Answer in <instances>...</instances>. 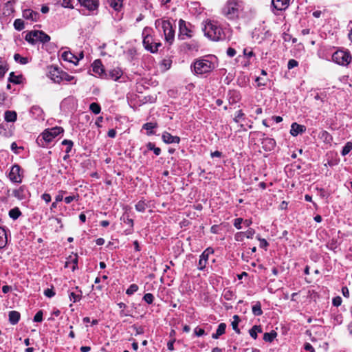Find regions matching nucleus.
Wrapping results in <instances>:
<instances>
[{
  "mask_svg": "<svg viewBox=\"0 0 352 352\" xmlns=\"http://www.w3.org/2000/svg\"><path fill=\"white\" fill-rule=\"evenodd\" d=\"M143 45L145 49L151 52V53H155L157 52L156 48H153V38L151 36L148 34L144 36Z\"/></svg>",
  "mask_w": 352,
  "mask_h": 352,
  "instance_id": "obj_13",
  "label": "nucleus"
},
{
  "mask_svg": "<svg viewBox=\"0 0 352 352\" xmlns=\"http://www.w3.org/2000/svg\"><path fill=\"white\" fill-rule=\"evenodd\" d=\"M146 207V204L143 201H138L135 205V209L139 212H144Z\"/></svg>",
  "mask_w": 352,
  "mask_h": 352,
  "instance_id": "obj_40",
  "label": "nucleus"
},
{
  "mask_svg": "<svg viewBox=\"0 0 352 352\" xmlns=\"http://www.w3.org/2000/svg\"><path fill=\"white\" fill-rule=\"evenodd\" d=\"M342 292L344 297H346V298L349 297V291L346 287H343L342 288Z\"/></svg>",
  "mask_w": 352,
  "mask_h": 352,
  "instance_id": "obj_64",
  "label": "nucleus"
},
{
  "mask_svg": "<svg viewBox=\"0 0 352 352\" xmlns=\"http://www.w3.org/2000/svg\"><path fill=\"white\" fill-rule=\"evenodd\" d=\"M62 73L63 70L60 69L58 67L50 66L48 68V76L56 83L61 82Z\"/></svg>",
  "mask_w": 352,
  "mask_h": 352,
  "instance_id": "obj_10",
  "label": "nucleus"
},
{
  "mask_svg": "<svg viewBox=\"0 0 352 352\" xmlns=\"http://www.w3.org/2000/svg\"><path fill=\"white\" fill-rule=\"evenodd\" d=\"M9 322L12 324H16L20 320V314L16 311H11L8 314Z\"/></svg>",
  "mask_w": 352,
  "mask_h": 352,
  "instance_id": "obj_21",
  "label": "nucleus"
},
{
  "mask_svg": "<svg viewBox=\"0 0 352 352\" xmlns=\"http://www.w3.org/2000/svg\"><path fill=\"white\" fill-rule=\"evenodd\" d=\"M333 305L336 307H338L342 303V298L340 296H337L333 298Z\"/></svg>",
  "mask_w": 352,
  "mask_h": 352,
  "instance_id": "obj_53",
  "label": "nucleus"
},
{
  "mask_svg": "<svg viewBox=\"0 0 352 352\" xmlns=\"http://www.w3.org/2000/svg\"><path fill=\"white\" fill-rule=\"evenodd\" d=\"M227 54L230 57H233L236 54V50L234 48L229 47L227 50Z\"/></svg>",
  "mask_w": 352,
  "mask_h": 352,
  "instance_id": "obj_61",
  "label": "nucleus"
},
{
  "mask_svg": "<svg viewBox=\"0 0 352 352\" xmlns=\"http://www.w3.org/2000/svg\"><path fill=\"white\" fill-rule=\"evenodd\" d=\"M61 57H62V58L64 60L68 61L69 63H74L76 65L78 64V63L79 61L78 57H77L76 56L74 55L69 51H65V52H63L62 53Z\"/></svg>",
  "mask_w": 352,
  "mask_h": 352,
  "instance_id": "obj_18",
  "label": "nucleus"
},
{
  "mask_svg": "<svg viewBox=\"0 0 352 352\" xmlns=\"http://www.w3.org/2000/svg\"><path fill=\"white\" fill-rule=\"evenodd\" d=\"M204 32L205 36L214 41H222L226 38V34L217 22L209 21L206 23Z\"/></svg>",
  "mask_w": 352,
  "mask_h": 352,
  "instance_id": "obj_1",
  "label": "nucleus"
},
{
  "mask_svg": "<svg viewBox=\"0 0 352 352\" xmlns=\"http://www.w3.org/2000/svg\"><path fill=\"white\" fill-rule=\"evenodd\" d=\"M262 144H263V147H265L268 150H272L276 146V142L274 139L272 138H265L263 140Z\"/></svg>",
  "mask_w": 352,
  "mask_h": 352,
  "instance_id": "obj_24",
  "label": "nucleus"
},
{
  "mask_svg": "<svg viewBox=\"0 0 352 352\" xmlns=\"http://www.w3.org/2000/svg\"><path fill=\"white\" fill-rule=\"evenodd\" d=\"M138 286L136 284H131L126 291V294L129 296L133 295L138 290Z\"/></svg>",
  "mask_w": 352,
  "mask_h": 352,
  "instance_id": "obj_41",
  "label": "nucleus"
},
{
  "mask_svg": "<svg viewBox=\"0 0 352 352\" xmlns=\"http://www.w3.org/2000/svg\"><path fill=\"white\" fill-rule=\"evenodd\" d=\"M244 119H245V115L243 113L242 110H238L235 113V116L234 118V121L236 123H240L241 121Z\"/></svg>",
  "mask_w": 352,
  "mask_h": 352,
  "instance_id": "obj_35",
  "label": "nucleus"
},
{
  "mask_svg": "<svg viewBox=\"0 0 352 352\" xmlns=\"http://www.w3.org/2000/svg\"><path fill=\"white\" fill-rule=\"evenodd\" d=\"M107 1L115 10H119L122 6L123 0H107Z\"/></svg>",
  "mask_w": 352,
  "mask_h": 352,
  "instance_id": "obj_27",
  "label": "nucleus"
},
{
  "mask_svg": "<svg viewBox=\"0 0 352 352\" xmlns=\"http://www.w3.org/2000/svg\"><path fill=\"white\" fill-rule=\"evenodd\" d=\"M89 109L94 113V114H98L100 113L101 111L100 106L96 102H92L89 105Z\"/></svg>",
  "mask_w": 352,
  "mask_h": 352,
  "instance_id": "obj_38",
  "label": "nucleus"
},
{
  "mask_svg": "<svg viewBox=\"0 0 352 352\" xmlns=\"http://www.w3.org/2000/svg\"><path fill=\"white\" fill-rule=\"evenodd\" d=\"M31 112L39 115L42 112V109L39 107L34 106L32 107Z\"/></svg>",
  "mask_w": 352,
  "mask_h": 352,
  "instance_id": "obj_59",
  "label": "nucleus"
},
{
  "mask_svg": "<svg viewBox=\"0 0 352 352\" xmlns=\"http://www.w3.org/2000/svg\"><path fill=\"white\" fill-rule=\"evenodd\" d=\"M351 60V55L347 51L337 50L332 54V60L342 66H347L350 64Z\"/></svg>",
  "mask_w": 352,
  "mask_h": 352,
  "instance_id": "obj_6",
  "label": "nucleus"
},
{
  "mask_svg": "<svg viewBox=\"0 0 352 352\" xmlns=\"http://www.w3.org/2000/svg\"><path fill=\"white\" fill-rule=\"evenodd\" d=\"M155 25L162 30L165 41L171 45L175 38V30L170 22L168 20L157 19Z\"/></svg>",
  "mask_w": 352,
  "mask_h": 352,
  "instance_id": "obj_2",
  "label": "nucleus"
},
{
  "mask_svg": "<svg viewBox=\"0 0 352 352\" xmlns=\"http://www.w3.org/2000/svg\"><path fill=\"white\" fill-rule=\"evenodd\" d=\"M245 237V235L244 232H239L234 234V239L236 241H243Z\"/></svg>",
  "mask_w": 352,
  "mask_h": 352,
  "instance_id": "obj_47",
  "label": "nucleus"
},
{
  "mask_svg": "<svg viewBox=\"0 0 352 352\" xmlns=\"http://www.w3.org/2000/svg\"><path fill=\"white\" fill-rule=\"evenodd\" d=\"M62 144L63 145H67V147L66 148V153H69L72 150V148L73 146V142L71 140H64L63 142H62Z\"/></svg>",
  "mask_w": 352,
  "mask_h": 352,
  "instance_id": "obj_45",
  "label": "nucleus"
},
{
  "mask_svg": "<svg viewBox=\"0 0 352 352\" xmlns=\"http://www.w3.org/2000/svg\"><path fill=\"white\" fill-rule=\"evenodd\" d=\"M62 6L64 8H73L74 6L71 3V0H63Z\"/></svg>",
  "mask_w": 352,
  "mask_h": 352,
  "instance_id": "obj_56",
  "label": "nucleus"
},
{
  "mask_svg": "<svg viewBox=\"0 0 352 352\" xmlns=\"http://www.w3.org/2000/svg\"><path fill=\"white\" fill-rule=\"evenodd\" d=\"M23 17L31 21H37L39 18V14L31 9H25L23 11Z\"/></svg>",
  "mask_w": 352,
  "mask_h": 352,
  "instance_id": "obj_14",
  "label": "nucleus"
},
{
  "mask_svg": "<svg viewBox=\"0 0 352 352\" xmlns=\"http://www.w3.org/2000/svg\"><path fill=\"white\" fill-rule=\"evenodd\" d=\"M143 299L148 304H151L153 302L154 296L152 294L147 293L144 296Z\"/></svg>",
  "mask_w": 352,
  "mask_h": 352,
  "instance_id": "obj_44",
  "label": "nucleus"
},
{
  "mask_svg": "<svg viewBox=\"0 0 352 352\" xmlns=\"http://www.w3.org/2000/svg\"><path fill=\"white\" fill-rule=\"evenodd\" d=\"M213 253V250L212 248H207L206 250L203 252V253L201 254L199 261V265L198 269L200 270H203L206 265L208 256L210 254Z\"/></svg>",
  "mask_w": 352,
  "mask_h": 352,
  "instance_id": "obj_12",
  "label": "nucleus"
},
{
  "mask_svg": "<svg viewBox=\"0 0 352 352\" xmlns=\"http://www.w3.org/2000/svg\"><path fill=\"white\" fill-rule=\"evenodd\" d=\"M226 324L225 323H220L214 333L212 335L213 339H217L219 336L225 333Z\"/></svg>",
  "mask_w": 352,
  "mask_h": 352,
  "instance_id": "obj_22",
  "label": "nucleus"
},
{
  "mask_svg": "<svg viewBox=\"0 0 352 352\" xmlns=\"http://www.w3.org/2000/svg\"><path fill=\"white\" fill-rule=\"evenodd\" d=\"M41 198L46 202L49 203L51 201V196L48 193H44L42 195Z\"/></svg>",
  "mask_w": 352,
  "mask_h": 352,
  "instance_id": "obj_60",
  "label": "nucleus"
},
{
  "mask_svg": "<svg viewBox=\"0 0 352 352\" xmlns=\"http://www.w3.org/2000/svg\"><path fill=\"white\" fill-rule=\"evenodd\" d=\"M14 59L16 62L19 63L21 65H25L28 63V58L27 57H23L19 54H15L14 55Z\"/></svg>",
  "mask_w": 352,
  "mask_h": 352,
  "instance_id": "obj_34",
  "label": "nucleus"
},
{
  "mask_svg": "<svg viewBox=\"0 0 352 352\" xmlns=\"http://www.w3.org/2000/svg\"><path fill=\"white\" fill-rule=\"evenodd\" d=\"M162 140L166 144L177 143L178 144L180 141V138L178 136H173L168 132H164L162 135Z\"/></svg>",
  "mask_w": 352,
  "mask_h": 352,
  "instance_id": "obj_19",
  "label": "nucleus"
},
{
  "mask_svg": "<svg viewBox=\"0 0 352 352\" xmlns=\"http://www.w3.org/2000/svg\"><path fill=\"white\" fill-rule=\"evenodd\" d=\"M306 131V127L304 125L299 124L294 122L291 125L290 133L292 136H297Z\"/></svg>",
  "mask_w": 352,
  "mask_h": 352,
  "instance_id": "obj_15",
  "label": "nucleus"
},
{
  "mask_svg": "<svg viewBox=\"0 0 352 352\" xmlns=\"http://www.w3.org/2000/svg\"><path fill=\"white\" fill-rule=\"evenodd\" d=\"M78 197V194L72 195L65 197L64 201L66 204H70L73 201H77Z\"/></svg>",
  "mask_w": 352,
  "mask_h": 352,
  "instance_id": "obj_42",
  "label": "nucleus"
},
{
  "mask_svg": "<svg viewBox=\"0 0 352 352\" xmlns=\"http://www.w3.org/2000/svg\"><path fill=\"white\" fill-rule=\"evenodd\" d=\"M257 239L260 241V247L261 248H266L269 245L267 241L265 239H261L258 236H257Z\"/></svg>",
  "mask_w": 352,
  "mask_h": 352,
  "instance_id": "obj_54",
  "label": "nucleus"
},
{
  "mask_svg": "<svg viewBox=\"0 0 352 352\" xmlns=\"http://www.w3.org/2000/svg\"><path fill=\"white\" fill-rule=\"evenodd\" d=\"M352 150V142H348L346 143L344 146L341 151V154L342 156L346 155L351 151Z\"/></svg>",
  "mask_w": 352,
  "mask_h": 352,
  "instance_id": "obj_36",
  "label": "nucleus"
},
{
  "mask_svg": "<svg viewBox=\"0 0 352 352\" xmlns=\"http://www.w3.org/2000/svg\"><path fill=\"white\" fill-rule=\"evenodd\" d=\"M21 215V212L18 208H14L9 211V216L13 219H16Z\"/></svg>",
  "mask_w": 352,
  "mask_h": 352,
  "instance_id": "obj_33",
  "label": "nucleus"
},
{
  "mask_svg": "<svg viewBox=\"0 0 352 352\" xmlns=\"http://www.w3.org/2000/svg\"><path fill=\"white\" fill-rule=\"evenodd\" d=\"M80 294H76L74 292H71L69 297L70 300H72L74 302L79 301L82 298V291L80 290Z\"/></svg>",
  "mask_w": 352,
  "mask_h": 352,
  "instance_id": "obj_39",
  "label": "nucleus"
},
{
  "mask_svg": "<svg viewBox=\"0 0 352 352\" xmlns=\"http://www.w3.org/2000/svg\"><path fill=\"white\" fill-rule=\"evenodd\" d=\"M12 195L19 200H24L28 197L29 192L25 186H21L12 191Z\"/></svg>",
  "mask_w": 352,
  "mask_h": 352,
  "instance_id": "obj_11",
  "label": "nucleus"
},
{
  "mask_svg": "<svg viewBox=\"0 0 352 352\" xmlns=\"http://www.w3.org/2000/svg\"><path fill=\"white\" fill-rule=\"evenodd\" d=\"M252 313L254 316H258L263 314L261 309V305L260 302H256L255 305L252 306Z\"/></svg>",
  "mask_w": 352,
  "mask_h": 352,
  "instance_id": "obj_28",
  "label": "nucleus"
},
{
  "mask_svg": "<svg viewBox=\"0 0 352 352\" xmlns=\"http://www.w3.org/2000/svg\"><path fill=\"white\" fill-rule=\"evenodd\" d=\"M276 333L274 331H272L270 333H265L263 336V340L265 342H271L276 336Z\"/></svg>",
  "mask_w": 352,
  "mask_h": 352,
  "instance_id": "obj_31",
  "label": "nucleus"
},
{
  "mask_svg": "<svg viewBox=\"0 0 352 352\" xmlns=\"http://www.w3.org/2000/svg\"><path fill=\"white\" fill-rule=\"evenodd\" d=\"M63 132V129L62 127L56 126L45 130L41 135L43 140L46 142H50L54 138Z\"/></svg>",
  "mask_w": 352,
  "mask_h": 352,
  "instance_id": "obj_8",
  "label": "nucleus"
},
{
  "mask_svg": "<svg viewBox=\"0 0 352 352\" xmlns=\"http://www.w3.org/2000/svg\"><path fill=\"white\" fill-rule=\"evenodd\" d=\"M243 2L238 0H230L228 1L223 9L224 14L230 18L233 19L237 16L239 10L242 8Z\"/></svg>",
  "mask_w": 352,
  "mask_h": 352,
  "instance_id": "obj_5",
  "label": "nucleus"
},
{
  "mask_svg": "<svg viewBox=\"0 0 352 352\" xmlns=\"http://www.w3.org/2000/svg\"><path fill=\"white\" fill-rule=\"evenodd\" d=\"M194 333L197 336H201L205 333V331L201 328H195L194 330Z\"/></svg>",
  "mask_w": 352,
  "mask_h": 352,
  "instance_id": "obj_55",
  "label": "nucleus"
},
{
  "mask_svg": "<svg viewBox=\"0 0 352 352\" xmlns=\"http://www.w3.org/2000/svg\"><path fill=\"white\" fill-rule=\"evenodd\" d=\"M43 320V311H38L34 317V321L36 322H40Z\"/></svg>",
  "mask_w": 352,
  "mask_h": 352,
  "instance_id": "obj_50",
  "label": "nucleus"
},
{
  "mask_svg": "<svg viewBox=\"0 0 352 352\" xmlns=\"http://www.w3.org/2000/svg\"><path fill=\"white\" fill-rule=\"evenodd\" d=\"M240 322V318L237 315H234L233 316V321L232 322V327L234 331L237 333H240V330L238 328L239 322Z\"/></svg>",
  "mask_w": 352,
  "mask_h": 352,
  "instance_id": "obj_32",
  "label": "nucleus"
},
{
  "mask_svg": "<svg viewBox=\"0 0 352 352\" xmlns=\"http://www.w3.org/2000/svg\"><path fill=\"white\" fill-rule=\"evenodd\" d=\"M93 72L99 76L104 74V69L102 64L100 60H96L92 64Z\"/></svg>",
  "mask_w": 352,
  "mask_h": 352,
  "instance_id": "obj_20",
  "label": "nucleus"
},
{
  "mask_svg": "<svg viewBox=\"0 0 352 352\" xmlns=\"http://www.w3.org/2000/svg\"><path fill=\"white\" fill-rule=\"evenodd\" d=\"M16 113L14 111H7L5 112V120L7 122H13L16 120Z\"/></svg>",
  "mask_w": 352,
  "mask_h": 352,
  "instance_id": "obj_25",
  "label": "nucleus"
},
{
  "mask_svg": "<svg viewBox=\"0 0 352 352\" xmlns=\"http://www.w3.org/2000/svg\"><path fill=\"white\" fill-rule=\"evenodd\" d=\"M244 232L246 238L252 239L254 234H255V230L252 228H249L246 232Z\"/></svg>",
  "mask_w": 352,
  "mask_h": 352,
  "instance_id": "obj_51",
  "label": "nucleus"
},
{
  "mask_svg": "<svg viewBox=\"0 0 352 352\" xmlns=\"http://www.w3.org/2000/svg\"><path fill=\"white\" fill-rule=\"evenodd\" d=\"M122 75V72L119 68L113 69L111 70L109 73V78L116 81L118 80L121 77Z\"/></svg>",
  "mask_w": 352,
  "mask_h": 352,
  "instance_id": "obj_23",
  "label": "nucleus"
},
{
  "mask_svg": "<svg viewBox=\"0 0 352 352\" xmlns=\"http://www.w3.org/2000/svg\"><path fill=\"white\" fill-rule=\"evenodd\" d=\"M65 191H63V190L60 191L59 193L55 197V201L56 202L61 201L63 199V194H65Z\"/></svg>",
  "mask_w": 352,
  "mask_h": 352,
  "instance_id": "obj_57",
  "label": "nucleus"
},
{
  "mask_svg": "<svg viewBox=\"0 0 352 352\" xmlns=\"http://www.w3.org/2000/svg\"><path fill=\"white\" fill-rule=\"evenodd\" d=\"M25 40L31 44L37 41L45 43L50 41V36L42 31H32L26 34Z\"/></svg>",
  "mask_w": 352,
  "mask_h": 352,
  "instance_id": "obj_7",
  "label": "nucleus"
},
{
  "mask_svg": "<svg viewBox=\"0 0 352 352\" xmlns=\"http://www.w3.org/2000/svg\"><path fill=\"white\" fill-rule=\"evenodd\" d=\"M214 68V64L205 58L197 59L191 65V69L196 74H205L212 72Z\"/></svg>",
  "mask_w": 352,
  "mask_h": 352,
  "instance_id": "obj_3",
  "label": "nucleus"
},
{
  "mask_svg": "<svg viewBox=\"0 0 352 352\" xmlns=\"http://www.w3.org/2000/svg\"><path fill=\"white\" fill-rule=\"evenodd\" d=\"M81 6L85 7L89 10H95L98 7V0H78Z\"/></svg>",
  "mask_w": 352,
  "mask_h": 352,
  "instance_id": "obj_16",
  "label": "nucleus"
},
{
  "mask_svg": "<svg viewBox=\"0 0 352 352\" xmlns=\"http://www.w3.org/2000/svg\"><path fill=\"white\" fill-rule=\"evenodd\" d=\"M304 348L308 352H314V347L310 343H306Z\"/></svg>",
  "mask_w": 352,
  "mask_h": 352,
  "instance_id": "obj_63",
  "label": "nucleus"
},
{
  "mask_svg": "<svg viewBox=\"0 0 352 352\" xmlns=\"http://www.w3.org/2000/svg\"><path fill=\"white\" fill-rule=\"evenodd\" d=\"M45 295L47 297L52 298L55 295L54 292L51 289H47L44 292Z\"/></svg>",
  "mask_w": 352,
  "mask_h": 352,
  "instance_id": "obj_58",
  "label": "nucleus"
},
{
  "mask_svg": "<svg viewBox=\"0 0 352 352\" xmlns=\"http://www.w3.org/2000/svg\"><path fill=\"white\" fill-rule=\"evenodd\" d=\"M7 244V234L6 230L0 227V248H3Z\"/></svg>",
  "mask_w": 352,
  "mask_h": 352,
  "instance_id": "obj_26",
  "label": "nucleus"
},
{
  "mask_svg": "<svg viewBox=\"0 0 352 352\" xmlns=\"http://www.w3.org/2000/svg\"><path fill=\"white\" fill-rule=\"evenodd\" d=\"M9 81L14 84L20 83L19 76H16L14 72H11L9 76Z\"/></svg>",
  "mask_w": 352,
  "mask_h": 352,
  "instance_id": "obj_43",
  "label": "nucleus"
},
{
  "mask_svg": "<svg viewBox=\"0 0 352 352\" xmlns=\"http://www.w3.org/2000/svg\"><path fill=\"white\" fill-rule=\"evenodd\" d=\"M298 65V63L297 60H296L294 59H290L287 63V68L289 69H291L294 67H297Z\"/></svg>",
  "mask_w": 352,
  "mask_h": 352,
  "instance_id": "obj_49",
  "label": "nucleus"
},
{
  "mask_svg": "<svg viewBox=\"0 0 352 352\" xmlns=\"http://www.w3.org/2000/svg\"><path fill=\"white\" fill-rule=\"evenodd\" d=\"M178 38L180 40L191 38L194 36V26L189 22L179 19L178 22Z\"/></svg>",
  "mask_w": 352,
  "mask_h": 352,
  "instance_id": "obj_4",
  "label": "nucleus"
},
{
  "mask_svg": "<svg viewBox=\"0 0 352 352\" xmlns=\"http://www.w3.org/2000/svg\"><path fill=\"white\" fill-rule=\"evenodd\" d=\"M243 54L248 58L252 57L254 55L252 50L249 49H244Z\"/></svg>",
  "mask_w": 352,
  "mask_h": 352,
  "instance_id": "obj_62",
  "label": "nucleus"
},
{
  "mask_svg": "<svg viewBox=\"0 0 352 352\" xmlns=\"http://www.w3.org/2000/svg\"><path fill=\"white\" fill-rule=\"evenodd\" d=\"M243 219L242 218H236L234 221V226L238 229L240 230L242 228L241 223H243Z\"/></svg>",
  "mask_w": 352,
  "mask_h": 352,
  "instance_id": "obj_48",
  "label": "nucleus"
},
{
  "mask_svg": "<svg viewBox=\"0 0 352 352\" xmlns=\"http://www.w3.org/2000/svg\"><path fill=\"white\" fill-rule=\"evenodd\" d=\"M71 262L73 263L72 270L74 271L78 267V256L76 254L71 258Z\"/></svg>",
  "mask_w": 352,
  "mask_h": 352,
  "instance_id": "obj_52",
  "label": "nucleus"
},
{
  "mask_svg": "<svg viewBox=\"0 0 352 352\" xmlns=\"http://www.w3.org/2000/svg\"><path fill=\"white\" fill-rule=\"evenodd\" d=\"M74 78V76L69 75L67 72L63 71L62 76H61V81L66 80V81H72Z\"/></svg>",
  "mask_w": 352,
  "mask_h": 352,
  "instance_id": "obj_46",
  "label": "nucleus"
},
{
  "mask_svg": "<svg viewBox=\"0 0 352 352\" xmlns=\"http://www.w3.org/2000/svg\"><path fill=\"white\" fill-rule=\"evenodd\" d=\"M156 126H157V124L156 123L147 122V123H145L143 125L142 128L147 131V134L148 135H152V134H153V132L152 130L153 129H155Z\"/></svg>",
  "mask_w": 352,
  "mask_h": 352,
  "instance_id": "obj_29",
  "label": "nucleus"
},
{
  "mask_svg": "<svg viewBox=\"0 0 352 352\" xmlns=\"http://www.w3.org/2000/svg\"><path fill=\"white\" fill-rule=\"evenodd\" d=\"M21 168L19 165L14 164L12 166L9 173V179L15 183H21L22 181V175L21 174Z\"/></svg>",
  "mask_w": 352,
  "mask_h": 352,
  "instance_id": "obj_9",
  "label": "nucleus"
},
{
  "mask_svg": "<svg viewBox=\"0 0 352 352\" xmlns=\"http://www.w3.org/2000/svg\"><path fill=\"white\" fill-rule=\"evenodd\" d=\"M14 27L16 30L21 31L24 29V22L22 19H17L14 22Z\"/></svg>",
  "mask_w": 352,
  "mask_h": 352,
  "instance_id": "obj_37",
  "label": "nucleus"
},
{
  "mask_svg": "<svg viewBox=\"0 0 352 352\" xmlns=\"http://www.w3.org/2000/svg\"><path fill=\"white\" fill-rule=\"evenodd\" d=\"M261 331L262 329L261 326L254 325L251 329H250L249 333L252 338L256 339L257 333H261Z\"/></svg>",
  "mask_w": 352,
  "mask_h": 352,
  "instance_id": "obj_30",
  "label": "nucleus"
},
{
  "mask_svg": "<svg viewBox=\"0 0 352 352\" xmlns=\"http://www.w3.org/2000/svg\"><path fill=\"white\" fill-rule=\"evenodd\" d=\"M290 0H272V6L277 10H285L289 5Z\"/></svg>",
  "mask_w": 352,
  "mask_h": 352,
  "instance_id": "obj_17",
  "label": "nucleus"
}]
</instances>
